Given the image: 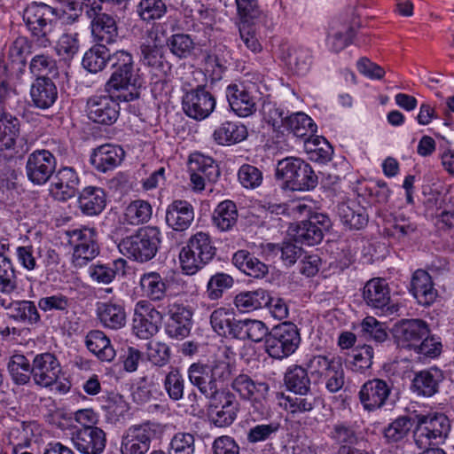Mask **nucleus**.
Segmentation results:
<instances>
[{
  "label": "nucleus",
  "instance_id": "f257e3e1",
  "mask_svg": "<svg viewBox=\"0 0 454 454\" xmlns=\"http://www.w3.org/2000/svg\"><path fill=\"white\" fill-rule=\"evenodd\" d=\"M28 42L26 37L16 38L2 53L0 57V117L12 115L7 110L18 102L16 90L8 86L5 80H18L25 71V54L28 51Z\"/></svg>",
  "mask_w": 454,
  "mask_h": 454
},
{
  "label": "nucleus",
  "instance_id": "f03ea898",
  "mask_svg": "<svg viewBox=\"0 0 454 454\" xmlns=\"http://www.w3.org/2000/svg\"><path fill=\"white\" fill-rule=\"evenodd\" d=\"M232 367L226 356L216 357L207 363H192L187 369L190 383L198 388L206 398L215 400L219 385L231 379Z\"/></svg>",
  "mask_w": 454,
  "mask_h": 454
},
{
  "label": "nucleus",
  "instance_id": "7ed1b4c3",
  "mask_svg": "<svg viewBox=\"0 0 454 454\" xmlns=\"http://www.w3.org/2000/svg\"><path fill=\"white\" fill-rule=\"evenodd\" d=\"M109 66L112 70L110 78L105 88L108 93L121 90H131L120 95L124 101H132L139 97L138 89L142 87L143 81L135 68L132 54L125 50H119L112 53Z\"/></svg>",
  "mask_w": 454,
  "mask_h": 454
},
{
  "label": "nucleus",
  "instance_id": "20e7f679",
  "mask_svg": "<svg viewBox=\"0 0 454 454\" xmlns=\"http://www.w3.org/2000/svg\"><path fill=\"white\" fill-rule=\"evenodd\" d=\"M309 374L306 368L299 365L289 368L286 372L285 383L294 395L284 396L282 405L294 416L309 412L318 403L317 396L311 391Z\"/></svg>",
  "mask_w": 454,
  "mask_h": 454
},
{
  "label": "nucleus",
  "instance_id": "39448f33",
  "mask_svg": "<svg viewBox=\"0 0 454 454\" xmlns=\"http://www.w3.org/2000/svg\"><path fill=\"white\" fill-rule=\"evenodd\" d=\"M59 11L42 2H32L23 11L27 28L41 47H49L59 25Z\"/></svg>",
  "mask_w": 454,
  "mask_h": 454
},
{
  "label": "nucleus",
  "instance_id": "423d86ee",
  "mask_svg": "<svg viewBox=\"0 0 454 454\" xmlns=\"http://www.w3.org/2000/svg\"><path fill=\"white\" fill-rule=\"evenodd\" d=\"M160 242V231L157 227L147 226L122 239L118 244V248L128 258L138 262H146L156 255Z\"/></svg>",
  "mask_w": 454,
  "mask_h": 454
},
{
  "label": "nucleus",
  "instance_id": "0eeeda50",
  "mask_svg": "<svg viewBox=\"0 0 454 454\" xmlns=\"http://www.w3.org/2000/svg\"><path fill=\"white\" fill-rule=\"evenodd\" d=\"M276 177L283 180L293 191H309L317 184V176L311 166L300 158L287 157L278 160Z\"/></svg>",
  "mask_w": 454,
  "mask_h": 454
},
{
  "label": "nucleus",
  "instance_id": "6e6552de",
  "mask_svg": "<svg viewBox=\"0 0 454 454\" xmlns=\"http://www.w3.org/2000/svg\"><path fill=\"white\" fill-rule=\"evenodd\" d=\"M163 432L162 425L152 421L129 427L121 437V454H146L152 441L160 438Z\"/></svg>",
  "mask_w": 454,
  "mask_h": 454
},
{
  "label": "nucleus",
  "instance_id": "1a4fd4ad",
  "mask_svg": "<svg viewBox=\"0 0 454 454\" xmlns=\"http://www.w3.org/2000/svg\"><path fill=\"white\" fill-rule=\"evenodd\" d=\"M417 418L413 437L419 449L433 448L445 441L450 430V421L445 415H419Z\"/></svg>",
  "mask_w": 454,
  "mask_h": 454
},
{
  "label": "nucleus",
  "instance_id": "9d476101",
  "mask_svg": "<svg viewBox=\"0 0 454 454\" xmlns=\"http://www.w3.org/2000/svg\"><path fill=\"white\" fill-rule=\"evenodd\" d=\"M300 343L297 326L291 322H284L270 332L265 339V351L272 358L283 359L294 354Z\"/></svg>",
  "mask_w": 454,
  "mask_h": 454
},
{
  "label": "nucleus",
  "instance_id": "9b49d317",
  "mask_svg": "<svg viewBox=\"0 0 454 454\" xmlns=\"http://www.w3.org/2000/svg\"><path fill=\"white\" fill-rule=\"evenodd\" d=\"M68 244L73 247V263L82 267L99 253L97 231L93 228L82 227L66 231Z\"/></svg>",
  "mask_w": 454,
  "mask_h": 454
},
{
  "label": "nucleus",
  "instance_id": "f8f14e48",
  "mask_svg": "<svg viewBox=\"0 0 454 454\" xmlns=\"http://www.w3.org/2000/svg\"><path fill=\"white\" fill-rule=\"evenodd\" d=\"M215 98L204 85L188 90L182 100L184 113L196 121L207 119L215 110Z\"/></svg>",
  "mask_w": 454,
  "mask_h": 454
},
{
  "label": "nucleus",
  "instance_id": "ddd939ff",
  "mask_svg": "<svg viewBox=\"0 0 454 454\" xmlns=\"http://www.w3.org/2000/svg\"><path fill=\"white\" fill-rule=\"evenodd\" d=\"M331 226V219L326 214L316 213L295 225L293 230L294 240L306 246L317 245L323 239L324 232Z\"/></svg>",
  "mask_w": 454,
  "mask_h": 454
},
{
  "label": "nucleus",
  "instance_id": "4468645a",
  "mask_svg": "<svg viewBox=\"0 0 454 454\" xmlns=\"http://www.w3.org/2000/svg\"><path fill=\"white\" fill-rule=\"evenodd\" d=\"M86 113L91 121L110 126L119 118L120 106L110 95H92L87 99Z\"/></svg>",
  "mask_w": 454,
  "mask_h": 454
},
{
  "label": "nucleus",
  "instance_id": "2eb2a0df",
  "mask_svg": "<svg viewBox=\"0 0 454 454\" xmlns=\"http://www.w3.org/2000/svg\"><path fill=\"white\" fill-rule=\"evenodd\" d=\"M57 160L48 150H35L27 157L26 174L30 182L36 185L46 184L55 172Z\"/></svg>",
  "mask_w": 454,
  "mask_h": 454
},
{
  "label": "nucleus",
  "instance_id": "dca6fc26",
  "mask_svg": "<svg viewBox=\"0 0 454 454\" xmlns=\"http://www.w3.org/2000/svg\"><path fill=\"white\" fill-rule=\"evenodd\" d=\"M161 314L147 301L137 302L134 309L132 330L140 339L148 340L159 331Z\"/></svg>",
  "mask_w": 454,
  "mask_h": 454
},
{
  "label": "nucleus",
  "instance_id": "f3484780",
  "mask_svg": "<svg viewBox=\"0 0 454 454\" xmlns=\"http://www.w3.org/2000/svg\"><path fill=\"white\" fill-rule=\"evenodd\" d=\"M189 171L192 188L196 191L204 190L206 183H214L220 176L215 161L201 153H193L190 156Z\"/></svg>",
  "mask_w": 454,
  "mask_h": 454
},
{
  "label": "nucleus",
  "instance_id": "a211bd4d",
  "mask_svg": "<svg viewBox=\"0 0 454 454\" xmlns=\"http://www.w3.org/2000/svg\"><path fill=\"white\" fill-rule=\"evenodd\" d=\"M71 442L81 454H102L106 446V434L95 426H87L72 433Z\"/></svg>",
  "mask_w": 454,
  "mask_h": 454
},
{
  "label": "nucleus",
  "instance_id": "6ab92c4d",
  "mask_svg": "<svg viewBox=\"0 0 454 454\" xmlns=\"http://www.w3.org/2000/svg\"><path fill=\"white\" fill-rule=\"evenodd\" d=\"M192 310L183 303L174 302L168 306V320L166 333L176 340H184L190 333L192 326Z\"/></svg>",
  "mask_w": 454,
  "mask_h": 454
},
{
  "label": "nucleus",
  "instance_id": "aec40b11",
  "mask_svg": "<svg viewBox=\"0 0 454 454\" xmlns=\"http://www.w3.org/2000/svg\"><path fill=\"white\" fill-rule=\"evenodd\" d=\"M140 59L144 65L161 74H166L170 69L165 60L163 45L157 31H147V35L140 45Z\"/></svg>",
  "mask_w": 454,
  "mask_h": 454
},
{
  "label": "nucleus",
  "instance_id": "412c9836",
  "mask_svg": "<svg viewBox=\"0 0 454 454\" xmlns=\"http://www.w3.org/2000/svg\"><path fill=\"white\" fill-rule=\"evenodd\" d=\"M430 333L427 323L422 319H403L394 326V337L404 348L414 349Z\"/></svg>",
  "mask_w": 454,
  "mask_h": 454
},
{
  "label": "nucleus",
  "instance_id": "4be33fe9",
  "mask_svg": "<svg viewBox=\"0 0 454 454\" xmlns=\"http://www.w3.org/2000/svg\"><path fill=\"white\" fill-rule=\"evenodd\" d=\"M208 415L210 420L219 427L231 425L237 418L239 402L230 392H219L215 400L211 399Z\"/></svg>",
  "mask_w": 454,
  "mask_h": 454
},
{
  "label": "nucleus",
  "instance_id": "5701e85b",
  "mask_svg": "<svg viewBox=\"0 0 454 454\" xmlns=\"http://www.w3.org/2000/svg\"><path fill=\"white\" fill-rule=\"evenodd\" d=\"M231 387L242 399L253 401L254 410L262 415L265 413L266 408L261 399H265L269 392L267 383L254 381L247 374H239L232 380Z\"/></svg>",
  "mask_w": 454,
  "mask_h": 454
},
{
  "label": "nucleus",
  "instance_id": "b1692460",
  "mask_svg": "<svg viewBox=\"0 0 454 454\" xmlns=\"http://www.w3.org/2000/svg\"><path fill=\"white\" fill-rule=\"evenodd\" d=\"M392 386L381 379L366 381L360 388L358 395L364 410L374 411L382 408L391 394Z\"/></svg>",
  "mask_w": 454,
  "mask_h": 454
},
{
  "label": "nucleus",
  "instance_id": "393cba45",
  "mask_svg": "<svg viewBox=\"0 0 454 454\" xmlns=\"http://www.w3.org/2000/svg\"><path fill=\"white\" fill-rule=\"evenodd\" d=\"M226 98L231 109L239 117H248L256 112L257 97L252 87L245 84H230L226 88Z\"/></svg>",
  "mask_w": 454,
  "mask_h": 454
},
{
  "label": "nucleus",
  "instance_id": "a878e982",
  "mask_svg": "<svg viewBox=\"0 0 454 454\" xmlns=\"http://www.w3.org/2000/svg\"><path fill=\"white\" fill-rule=\"evenodd\" d=\"M60 371L59 362L51 353L38 354L33 360L32 378L35 384L42 387H48L55 384Z\"/></svg>",
  "mask_w": 454,
  "mask_h": 454
},
{
  "label": "nucleus",
  "instance_id": "bb28decb",
  "mask_svg": "<svg viewBox=\"0 0 454 454\" xmlns=\"http://www.w3.org/2000/svg\"><path fill=\"white\" fill-rule=\"evenodd\" d=\"M124 158L125 151L121 146L105 144L92 150L90 162L97 171L107 173L119 167Z\"/></svg>",
  "mask_w": 454,
  "mask_h": 454
},
{
  "label": "nucleus",
  "instance_id": "cd10ccee",
  "mask_svg": "<svg viewBox=\"0 0 454 454\" xmlns=\"http://www.w3.org/2000/svg\"><path fill=\"white\" fill-rule=\"evenodd\" d=\"M102 8L97 4L95 0L92 3L91 11L95 17L91 21V32L98 42L102 44H112L118 37V27L114 17L106 13H99Z\"/></svg>",
  "mask_w": 454,
  "mask_h": 454
},
{
  "label": "nucleus",
  "instance_id": "c85d7f7f",
  "mask_svg": "<svg viewBox=\"0 0 454 454\" xmlns=\"http://www.w3.org/2000/svg\"><path fill=\"white\" fill-rule=\"evenodd\" d=\"M80 178L74 168H60L53 176L50 191L59 200H67L76 194Z\"/></svg>",
  "mask_w": 454,
  "mask_h": 454
},
{
  "label": "nucleus",
  "instance_id": "c756f323",
  "mask_svg": "<svg viewBox=\"0 0 454 454\" xmlns=\"http://www.w3.org/2000/svg\"><path fill=\"white\" fill-rule=\"evenodd\" d=\"M96 315L100 324L112 330H118L126 325V311L119 301H99L96 305Z\"/></svg>",
  "mask_w": 454,
  "mask_h": 454
},
{
  "label": "nucleus",
  "instance_id": "7c9ffc66",
  "mask_svg": "<svg viewBox=\"0 0 454 454\" xmlns=\"http://www.w3.org/2000/svg\"><path fill=\"white\" fill-rule=\"evenodd\" d=\"M411 292L418 302L423 306L433 304L438 295L431 276L424 270H417L413 273Z\"/></svg>",
  "mask_w": 454,
  "mask_h": 454
},
{
  "label": "nucleus",
  "instance_id": "2f4dec72",
  "mask_svg": "<svg viewBox=\"0 0 454 454\" xmlns=\"http://www.w3.org/2000/svg\"><path fill=\"white\" fill-rule=\"evenodd\" d=\"M193 219V207L185 200H175L167 208L166 223L175 231H185L190 227Z\"/></svg>",
  "mask_w": 454,
  "mask_h": 454
},
{
  "label": "nucleus",
  "instance_id": "473e14b6",
  "mask_svg": "<svg viewBox=\"0 0 454 454\" xmlns=\"http://www.w3.org/2000/svg\"><path fill=\"white\" fill-rule=\"evenodd\" d=\"M30 96L35 107L48 109L58 98V90L49 77H37L31 85Z\"/></svg>",
  "mask_w": 454,
  "mask_h": 454
},
{
  "label": "nucleus",
  "instance_id": "72a5a7b5",
  "mask_svg": "<svg viewBox=\"0 0 454 454\" xmlns=\"http://www.w3.org/2000/svg\"><path fill=\"white\" fill-rule=\"evenodd\" d=\"M363 297L366 304L376 309L389 310L390 294L387 282L381 278L369 280L364 287Z\"/></svg>",
  "mask_w": 454,
  "mask_h": 454
},
{
  "label": "nucleus",
  "instance_id": "f704fd0d",
  "mask_svg": "<svg viewBox=\"0 0 454 454\" xmlns=\"http://www.w3.org/2000/svg\"><path fill=\"white\" fill-rule=\"evenodd\" d=\"M337 215L341 223L351 231L361 230L368 223V215L365 208L355 201L339 204Z\"/></svg>",
  "mask_w": 454,
  "mask_h": 454
},
{
  "label": "nucleus",
  "instance_id": "c9c22d12",
  "mask_svg": "<svg viewBox=\"0 0 454 454\" xmlns=\"http://www.w3.org/2000/svg\"><path fill=\"white\" fill-rule=\"evenodd\" d=\"M327 436L338 446L337 451L348 449L358 442L359 434L355 424L349 421L337 420L328 427Z\"/></svg>",
  "mask_w": 454,
  "mask_h": 454
},
{
  "label": "nucleus",
  "instance_id": "e433bc0d",
  "mask_svg": "<svg viewBox=\"0 0 454 454\" xmlns=\"http://www.w3.org/2000/svg\"><path fill=\"white\" fill-rule=\"evenodd\" d=\"M241 319H237L232 310L226 308L215 309L210 316V325L213 330L219 335L226 338H234L238 333V325Z\"/></svg>",
  "mask_w": 454,
  "mask_h": 454
},
{
  "label": "nucleus",
  "instance_id": "4c0bfd02",
  "mask_svg": "<svg viewBox=\"0 0 454 454\" xmlns=\"http://www.w3.org/2000/svg\"><path fill=\"white\" fill-rule=\"evenodd\" d=\"M106 204L104 190L97 186H87L78 196L79 208L84 215H97L100 214Z\"/></svg>",
  "mask_w": 454,
  "mask_h": 454
},
{
  "label": "nucleus",
  "instance_id": "58836bf2",
  "mask_svg": "<svg viewBox=\"0 0 454 454\" xmlns=\"http://www.w3.org/2000/svg\"><path fill=\"white\" fill-rule=\"evenodd\" d=\"M139 284L144 295L153 301H160L167 296L168 284L159 272L144 273Z\"/></svg>",
  "mask_w": 454,
  "mask_h": 454
},
{
  "label": "nucleus",
  "instance_id": "ea45409f",
  "mask_svg": "<svg viewBox=\"0 0 454 454\" xmlns=\"http://www.w3.org/2000/svg\"><path fill=\"white\" fill-rule=\"evenodd\" d=\"M442 380V372L436 368L421 371L412 380V389L419 395L430 397L438 391L439 384Z\"/></svg>",
  "mask_w": 454,
  "mask_h": 454
},
{
  "label": "nucleus",
  "instance_id": "a19ab883",
  "mask_svg": "<svg viewBox=\"0 0 454 454\" xmlns=\"http://www.w3.org/2000/svg\"><path fill=\"white\" fill-rule=\"evenodd\" d=\"M233 264L245 274L260 278L269 271L268 266L247 250L237 251L232 257Z\"/></svg>",
  "mask_w": 454,
  "mask_h": 454
},
{
  "label": "nucleus",
  "instance_id": "79ce46f5",
  "mask_svg": "<svg viewBox=\"0 0 454 454\" xmlns=\"http://www.w3.org/2000/svg\"><path fill=\"white\" fill-rule=\"evenodd\" d=\"M86 347L100 360L110 362L115 356V351L108 337L99 330L88 333L85 339Z\"/></svg>",
  "mask_w": 454,
  "mask_h": 454
},
{
  "label": "nucleus",
  "instance_id": "37998d69",
  "mask_svg": "<svg viewBox=\"0 0 454 454\" xmlns=\"http://www.w3.org/2000/svg\"><path fill=\"white\" fill-rule=\"evenodd\" d=\"M247 136L246 126L234 121H226L218 126L214 133V140L221 145L237 144Z\"/></svg>",
  "mask_w": 454,
  "mask_h": 454
},
{
  "label": "nucleus",
  "instance_id": "c03bdc74",
  "mask_svg": "<svg viewBox=\"0 0 454 454\" xmlns=\"http://www.w3.org/2000/svg\"><path fill=\"white\" fill-rule=\"evenodd\" d=\"M111 55L105 44L96 43L85 51L82 65L89 72L96 74L107 66Z\"/></svg>",
  "mask_w": 454,
  "mask_h": 454
},
{
  "label": "nucleus",
  "instance_id": "a18cd8bd",
  "mask_svg": "<svg viewBox=\"0 0 454 454\" xmlns=\"http://www.w3.org/2000/svg\"><path fill=\"white\" fill-rule=\"evenodd\" d=\"M6 309L10 318L23 324L35 325L41 319L36 306L30 301H12Z\"/></svg>",
  "mask_w": 454,
  "mask_h": 454
},
{
  "label": "nucleus",
  "instance_id": "49530a36",
  "mask_svg": "<svg viewBox=\"0 0 454 454\" xmlns=\"http://www.w3.org/2000/svg\"><path fill=\"white\" fill-rule=\"evenodd\" d=\"M127 262L117 259L107 264H92L89 268L90 278L99 284L111 283L117 274H124Z\"/></svg>",
  "mask_w": 454,
  "mask_h": 454
},
{
  "label": "nucleus",
  "instance_id": "de8ad7c7",
  "mask_svg": "<svg viewBox=\"0 0 454 454\" xmlns=\"http://www.w3.org/2000/svg\"><path fill=\"white\" fill-rule=\"evenodd\" d=\"M337 364L338 362L331 355L312 354L307 356L305 366L314 381L318 382Z\"/></svg>",
  "mask_w": 454,
  "mask_h": 454
},
{
  "label": "nucleus",
  "instance_id": "09e8293b",
  "mask_svg": "<svg viewBox=\"0 0 454 454\" xmlns=\"http://www.w3.org/2000/svg\"><path fill=\"white\" fill-rule=\"evenodd\" d=\"M238 221V209L231 200L220 202L213 214L214 224L222 231H231Z\"/></svg>",
  "mask_w": 454,
  "mask_h": 454
},
{
  "label": "nucleus",
  "instance_id": "8fccbe9b",
  "mask_svg": "<svg viewBox=\"0 0 454 454\" xmlns=\"http://www.w3.org/2000/svg\"><path fill=\"white\" fill-rule=\"evenodd\" d=\"M20 136V121L14 115L0 117V151L14 150Z\"/></svg>",
  "mask_w": 454,
  "mask_h": 454
},
{
  "label": "nucleus",
  "instance_id": "3c124183",
  "mask_svg": "<svg viewBox=\"0 0 454 454\" xmlns=\"http://www.w3.org/2000/svg\"><path fill=\"white\" fill-rule=\"evenodd\" d=\"M304 148L311 160L327 162L331 160L333 149L323 137L309 135L304 139Z\"/></svg>",
  "mask_w": 454,
  "mask_h": 454
},
{
  "label": "nucleus",
  "instance_id": "603ef678",
  "mask_svg": "<svg viewBox=\"0 0 454 454\" xmlns=\"http://www.w3.org/2000/svg\"><path fill=\"white\" fill-rule=\"evenodd\" d=\"M267 300L268 291L259 288L238 294L234 304L239 311L250 312L264 307Z\"/></svg>",
  "mask_w": 454,
  "mask_h": 454
},
{
  "label": "nucleus",
  "instance_id": "864d4df0",
  "mask_svg": "<svg viewBox=\"0 0 454 454\" xmlns=\"http://www.w3.org/2000/svg\"><path fill=\"white\" fill-rule=\"evenodd\" d=\"M284 129L292 132L295 137L305 139L316 131L317 125L309 116L298 112L288 114Z\"/></svg>",
  "mask_w": 454,
  "mask_h": 454
},
{
  "label": "nucleus",
  "instance_id": "5fc2aeb1",
  "mask_svg": "<svg viewBox=\"0 0 454 454\" xmlns=\"http://www.w3.org/2000/svg\"><path fill=\"white\" fill-rule=\"evenodd\" d=\"M238 326L236 339L239 340L247 339L254 342H260L264 338L267 339L270 333L267 325L260 320L241 319Z\"/></svg>",
  "mask_w": 454,
  "mask_h": 454
},
{
  "label": "nucleus",
  "instance_id": "6e6d98bb",
  "mask_svg": "<svg viewBox=\"0 0 454 454\" xmlns=\"http://www.w3.org/2000/svg\"><path fill=\"white\" fill-rule=\"evenodd\" d=\"M312 56L305 48H290L285 57L286 64L294 73L303 75L309 70Z\"/></svg>",
  "mask_w": 454,
  "mask_h": 454
},
{
  "label": "nucleus",
  "instance_id": "4d7b16f0",
  "mask_svg": "<svg viewBox=\"0 0 454 454\" xmlns=\"http://www.w3.org/2000/svg\"><path fill=\"white\" fill-rule=\"evenodd\" d=\"M163 388L172 401L183 399L184 395L185 381L183 374L177 367H168L163 380Z\"/></svg>",
  "mask_w": 454,
  "mask_h": 454
},
{
  "label": "nucleus",
  "instance_id": "13d9d810",
  "mask_svg": "<svg viewBox=\"0 0 454 454\" xmlns=\"http://www.w3.org/2000/svg\"><path fill=\"white\" fill-rule=\"evenodd\" d=\"M413 424L407 416H400L389 423L383 430V436L388 444L403 441L409 434Z\"/></svg>",
  "mask_w": 454,
  "mask_h": 454
},
{
  "label": "nucleus",
  "instance_id": "bf43d9fd",
  "mask_svg": "<svg viewBox=\"0 0 454 454\" xmlns=\"http://www.w3.org/2000/svg\"><path fill=\"white\" fill-rule=\"evenodd\" d=\"M8 370L16 384H27L32 376V366L24 355H13L8 363Z\"/></svg>",
  "mask_w": 454,
  "mask_h": 454
},
{
  "label": "nucleus",
  "instance_id": "052dcab7",
  "mask_svg": "<svg viewBox=\"0 0 454 454\" xmlns=\"http://www.w3.org/2000/svg\"><path fill=\"white\" fill-rule=\"evenodd\" d=\"M153 214L151 204L146 200H137L130 202L125 209L124 219L133 225L147 223Z\"/></svg>",
  "mask_w": 454,
  "mask_h": 454
},
{
  "label": "nucleus",
  "instance_id": "680f3d73",
  "mask_svg": "<svg viewBox=\"0 0 454 454\" xmlns=\"http://www.w3.org/2000/svg\"><path fill=\"white\" fill-rule=\"evenodd\" d=\"M167 46L170 52L180 59L191 57L195 50L193 39L187 34L177 33L167 40Z\"/></svg>",
  "mask_w": 454,
  "mask_h": 454
},
{
  "label": "nucleus",
  "instance_id": "e2e57ef3",
  "mask_svg": "<svg viewBox=\"0 0 454 454\" xmlns=\"http://www.w3.org/2000/svg\"><path fill=\"white\" fill-rule=\"evenodd\" d=\"M196 249H192L190 246L184 247L179 254V260L182 270L186 275H194L203 269L210 262L200 254Z\"/></svg>",
  "mask_w": 454,
  "mask_h": 454
},
{
  "label": "nucleus",
  "instance_id": "0e129e2a",
  "mask_svg": "<svg viewBox=\"0 0 454 454\" xmlns=\"http://www.w3.org/2000/svg\"><path fill=\"white\" fill-rule=\"evenodd\" d=\"M360 333L367 340L382 343L388 338L387 327L373 317H366L360 324Z\"/></svg>",
  "mask_w": 454,
  "mask_h": 454
},
{
  "label": "nucleus",
  "instance_id": "69168bd1",
  "mask_svg": "<svg viewBox=\"0 0 454 454\" xmlns=\"http://www.w3.org/2000/svg\"><path fill=\"white\" fill-rule=\"evenodd\" d=\"M234 284L232 277L223 272H217L210 277L207 281L206 294L210 301L220 299L223 293Z\"/></svg>",
  "mask_w": 454,
  "mask_h": 454
},
{
  "label": "nucleus",
  "instance_id": "338daca9",
  "mask_svg": "<svg viewBox=\"0 0 454 454\" xmlns=\"http://www.w3.org/2000/svg\"><path fill=\"white\" fill-rule=\"evenodd\" d=\"M78 36L79 35L76 32H67L62 34L55 46L58 56L64 60L73 59L80 49Z\"/></svg>",
  "mask_w": 454,
  "mask_h": 454
},
{
  "label": "nucleus",
  "instance_id": "774afa93",
  "mask_svg": "<svg viewBox=\"0 0 454 454\" xmlns=\"http://www.w3.org/2000/svg\"><path fill=\"white\" fill-rule=\"evenodd\" d=\"M186 245L198 251L207 262H211L215 254L216 247L214 246L210 235L207 232L198 231L188 239Z\"/></svg>",
  "mask_w": 454,
  "mask_h": 454
}]
</instances>
